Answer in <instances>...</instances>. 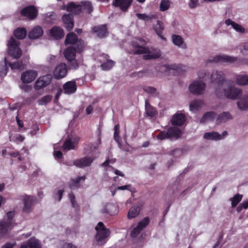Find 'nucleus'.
I'll return each instance as SVG.
<instances>
[{"mask_svg":"<svg viewBox=\"0 0 248 248\" xmlns=\"http://www.w3.org/2000/svg\"><path fill=\"white\" fill-rule=\"evenodd\" d=\"M43 34V30L41 26H36L32 29L28 34L29 37L31 39H38Z\"/></svg>","mask_w":248,"mask_h":248,"instance_id":"19","label":"nucleus"},{"mask_svg":"<svg viewBox=\"0 0 248 248\" xmlns=\"http://www.w3.org/2000/svg\"><path fill=\"white\" fill-rule=\"evenodd\" d=\"M38 11L33 6H29L20 11V14L30 19H34L37 15Z\"/></svg>","mask_w":248,"mask_h":248,"instance_id":"15","label":"nucleus"},{"mask_svg":"<svg viewBox=\"0 0 248 248\" xmlns=\"http://www.w3.org/2000/svg\"><path fill=\"white\" fill-rule=\"evenodd\" d=\"M8 54L14 59L20 57L22 51L19 47V42L14 38H11L8 43Z\"/></svg>","mask_w":248,"mask_h":248,"instance_id":"6","label":"nucleus"},{"mask_svg":"<svg viewBox=\"0 0 248 248\" xmlns=\"http://www.w3.org/2000/svg\"><path fill=\"white\" fill-rule=\"evenodd\" d=\"M98 148L97 146H94L92 143H89L84 148V154L87 155H91V156H96L95 151Z\"/></svg>","mask_w":248,"mask_h":248,"instance_id":"32","label":"nucleus"},{"mask_svg":"<svg viewBox=\"0 0 248 248\" xmlns=\"http://www.w3.org/2000/svg\"><path fill=\"white\" fill-rule=\"evenodd\" d=\"M140 210V207L139 206L131 207L128 213V218L131 219L136 217L139 214Z\"/></svg>","mask_w":248,"mask_h":248,"instance_id":"41","label":"nucleus"},{"mask_svg":"<svg viewBox=\"0 0 248 248\" xmlns=\"http://www.w3.org/2000/svg\"><path fill=\"white\" fill-rule=\"evenodd\" d=\"M102 212L104 214H108L111 216L114 215L117 212L116 206L114 204H107L102 209Z\"/></svg>","mask_w":248,"mask_h":248,"instance_id":"33","label":"nucleus"},{"mask_svg":"<svg viewBox=\"0 0 248 248\" xmlns=\"http://www.w3.org/2000/svg\"><path fill=\"white\" fill-rule=\"evenodd\" d=\"M225 23L227 26L231 25L233 29L237 32L240 33H244L245 32V29L243 27L230 19H226Z\"/></svg>","mask_w":248,"mask_h":248,"instance_id":"34","label":"nucleus"},{"mask_svg":"<svg viewBox=\"0 0 248 248\" xmlns=\"http://www.w3.org/2000/svg\"><path fill=\"white\" fill-rule=\"evenodd\" d=\"M55 16L53 13H48L44 15V19L48 23L52 22V21L55 19Z\"/></svg>","mask_w":248,"mask_h":248,"instance_id":"55","label":"nucleus"},{"mask_svg":"<svg viewBox=\"0 0 248 248\" xmlns=\"http://www.w3.org/2000/svg\"><path fill=\"white\" fill-rule=\"evenodd\" d=\"M53 154L55 158L60 159L62 156V154L61 151H54Z\"/></svg>","mask_w":248,"mask_h":248,"instance_id":"62","label":"nucleus"},{"mask_svg":"<svg viewBox=\"0 0 248 248\" xmlns=\"http://www.w3.org/2000/svg\"><path fill=\"white\" fill-rule=\"evenodd\" d=\"M65 43L66 46L70 45V46L77 47L78 51H82L84 45L83 41L78 39L77 35L73 32L69 33L66 35Z\"/></svg>","mask_w":248,"mask_h":248,"instance_id":"7","label":"nucleus"},{"mask_svg":"<svg viewBox=\"0 0 248 248\" xmlns=\"http://www.w3.org/2000/svg\"><path fill=\"white\" fill-rule=\"evenodd\" d=\"M199 5L198 0H189L188 6L190 8L193 9L196 8Z\"/></svg>","mask_w":248,"mask_h":248,"instance_id":"58","label":"nucleus"},{"mask_svg":"<svg viewBox=\"0 0 248 248\" xmlns=\"http://www.w3.org/2000/svg\"><path fill=\"white\" fill-rule=\"evenodd\" d=\"M202 104L201 100L192 101L189 105L190 110L193 112L197 111L202 106Z\"/></svg>","mask_w":248,"mask_h":248,"instance_id":"40","label":"nucleus"},{"mask_svg":"<svg viewBox=\"0 0 248 248\" xmlns=\"http://www.w3.org/2000/svg\"><path fill=\"white\" fill-rule=\"evenodd\" d=\"M115 162V159H107L105 162L101 164L102 167L104 168V170L106 171H109L110 172L116 174V175L124 177V174L118 170H115L113 167H112L110 164H112Z\"/></svg>","mask_w":248,"mask_h":248,"instance_id":"13","label":"nucleus"},{"mask_svg":"<svg viewBox=\"0 0 248 248\" xmlns=\"http://www.w3.org/2000/svg\"><path fill=\"white\" fill-rule=\"evenodd\" d=\"M27 243L29 246V248H41L39 241L34 238H31L28 241Z\"/></svg>","mask_w":248,"mask_h":248,"instance_id":"46","label":"nucleus"},{"mask_svg":"<svg viewBox=\"0 0 248 248\" xmlns=\"http://www.w3.org/2000/svg\"><path fill=\"white\" fill-rule=\"evenodd\" d=\"M96 233L95 239L99 245H102L106 243L110 234L109 230L107 229L103 223L99 222L95 227Z\"/></svg>","mask_w":248,"mask_h":248,"instance_id":"5","label":"nucleus"},{"mask_svg":"<svg viewBox=\"0 0 248 248\" xmlns=\"http://www.w3.org/2000/svg\"><path fill=\"white\" fill-rule=\"evenodd\" d=\"M119 125L116 124L114 127V139L117 141V142L119 144V147H121V145L119 142Z\"/></svg>","mask_w":248,"mask_h":248,"instance_id":"51","label":"nucleus"},{"mask_svg":"<svg viewBox=\"0 0 248 248\" xmlns=\"http://www.w3.org/2000/svg\"><path fill=\"white\" fill-rule=\"evenodd\" d=\"M79 140V138L76 135H68L63 144V150L69 151L74 149L77 147Z\"/></svg>","mask_w":248,"mask_h":248,"instance_id":"9","label":"nucleus"},{"mask_svg":"<svg viewBox=\"0 0 248 248\" xmlns=\"http://www.w3.org/2000/svg\"><path fill=\"white\" fill-rule=\"evenodd\" d=\"M205 88V83L200 79L194 80L188 86L189 91L191 93L198 95L202 94Z\"/></svg>","mask_w":248,"mask_h":248,"instance_id":"8","label":"nucleus"},{"mask_svg":"<svg viewBox=\"0 0 248 248\" xmlns=\"http://www.w3.org/2000/svg\"><path fill=\"white\" fill-rule=\"evenodd\" d=\"M186 121L184 114L181 113H176L174 114L171 119V123L173 125H181Z\"/></svg>","mask_w":248,"mask_h":248,"instance_id":"23","label":"nucleus"},{"mask_svg":"<svg viewBox=\"0 0 248 248\" xmlns=\"http://www.w3.org/2000/svg\"><path fill=\"white\" fill-rule=\"evenodd\" d=\"M58 248H77V247L71 243L61 242Z\"/></svg>","mask_w":248,"mask_h":248,"instance_id":"52","label":"nucleus"},{"mask_svg":"<svg viewBox=\"0 0 248 248\" xmlns=\"http://www.w3.org/2000/svg\"><path fill=\"white\" fill-rule=\"evenodd\" d=\"M164 27L163 23L159 20H157L156 24L153 26V30L156 32V34L162 40L166 41V38L162 35V32L164 31Z\"/></svg>","mask_w":248,"mask_h":248,"instance_id":"26","label":"nucleus"},{"mask_svg":"<svg viewBox=\"0 0 248 248\" xmlns=\"http://www.w3.org/2000/svg\"><path fill=\"white\" fill-rule=\"evenodd\" d=\"M216 117V114L213 112H208L205 113L200 120V122L204 123L213 120Z\"/></svg>","mask_w":248,"mask_h":248,"instance_id":"44","label":"nucleus"},{"mask_svg":"<svg viewBox=\"0 0 248 248\" xmlns=\"http://www.w3.org/2000/svg\"><path fill=\"white\" fill-rule=\"evenodd\" d=\"M69 199L71 201L73 207L78 208V205L75 201V197L73 194H69Z\"/></svg>","mask_w":248,"mask_h":248,"instance_id":"57","label":"nucleus"},{"mask_svg":"<svg viewBox=\"0 0 248 248\" xmlns=\"http://www.w3.org/2000/svg\"><path fill=\"white\" fill-rule=\"evenodd\" d=\"M211 83L215 84V93L218 97H222V93L220 92L221 88L227 81L225 79L224 73L220 71L214 70L210 76Z\"/></svg>","mask_w":248,"mask_h":248,"instance_id":"2","label":"nucleus"},{"mask_svg":"<svg viewBox=\"0 0 248 248\" xmlns=\"http://www.w3.org/2000/svg\"><path fill=\"white\" fill-rule=\"evenodd\" d=\"M145 112L146 114L151 117L155 116L157 113L156 109L151 106L147 101L145 102Z\"/></svg>","mask_w":248,"mask_h":248,"instance_id":"42","label":"nucleus"},{"mask_svg":"<svg viewBox=\"0 0 248 248\" xmlns=\"http://www.w3.org/2000/svg\"><path fill=\"white\" fill-rule=\"evenodd\" d=\"M133 0H114L113 5L119 7L123 11H125L131 5Z\"/></svg>","mask_w":248,"mask_h":248,"instance_id":"21","label":"nucleus"},{"mask_svg":"<svg viewBox=\"0 0 248 248\" xmlns=\"http://www.w3.org/2000/svg\"><path fill=\"white\" fill-rule=\"evenodd\" d=\"M22 200L24 204L23 210L26 212H30L34 205L35 200L31 196L25 195Z\"/></svg>","mask_w":248,"mask_h":248,"instance_id":"18","label":"nucleus"},{"mask_svg":"<svg viewBox=\"0 0 248 248\" xmlns=\"http://www.w3.org/2000/svg\"><path fill=\"white\" fill-rule=\"evenodd\" d=\"M203 138L207 140H221L220 134L217 132H211L205 133Z\"/></svg>","mask_w":248,"mask_h":248,"instance_id":"36","label":"nucleus"},{"mask_svg":"<svg viewBox=\"0 0 248 248\" xmlns=\"http://www.w3.org/2000/svg\"><path fill=\"white\" fill-rule=\"evenodd\" d=\"M170 2L169 0H162L160 4V10L165 11L168 10L170 6Z\"/></svg>","mask_w":248,"mask_h":248,"instance_id":"49","label":"nucleus"},{"mask_svg":"<svg viewBox=\"0 0 248 248\" xmlns=\"http://www.w3.org/2000/svg\"><path fill=\"white\" fill-rule=\"evenodd\" d=\"M12 228V221L10 219L7 221L0 222V236L2 235Z\"/></svg>","mask_w":248,"mask_h":248,"instance_id":"30","label":"nucleus"},{"mask_svg":"<svg viewBox=\"0 0 248 248\" xmlns=\"http://www.w3.org/2000/svg\"><path fill=\"white\" fill-rule=\"evenodd\" d=\"M50 35L54 39H59L64 36V33L61 28L55 26L50 30Z\"/></svg>","mask_w":248,"mask_h":248,"instance_id":"27","label":"nucleus"},{"mask_svg":"<svg viewBox=\"0 0 248 248\" xmlns=\"http://www.w3.org/2000/svg\"><path fill=\"white\" fill-rule=\"evenodd\" d=\"M63 192V191L62 190H59L56 194V196H57L59 201H60L62 198Z\"/></svg>","mask_w":248,"mask_h":248,"instance_id":"64","label":"nucleus"},{"mask_svg":"<svg viewBox=\"0 0 248 248\" xmlns=\"http://www.w3.org/2000/svg\"><path fill=\"white\" fill-rule=\"evenodd\" d=\"M96 156H85L80 159H77L73 162L75 166L78 168H85L90 166Z\"/></svg>","mask_w":248,"mask_h":248,"instance_id":"11","label":"nucleus"},{"mask_svg":"<svg viewBox=\"0 0 248 248\" xmlns=\"http://www.w3.org/2000/svg\"><path fill=\"white\" fill-rule=\"evenodd\" d=\"M236 83L239 85H246L248 84V75H239L236 77Z\"/></svg>","mask_w":248,"mask_h":248,"instance_id":"38","label":"nucleus"},{"mask_svg":"<svg viewBox=\"0 0 248 248\" xmlns=\"http://www.w3.org/2000/svg\"><path fill=\"white\" fill-rule=\"evenodd\" d=\"M81 51H78L77 47L67 46L64 51V57L68 61H71L75 58L76 52H80Z\"/></svg>","mask_w":248,"mask_h":248,"instance_id":"20","label":"nucleus"},{"mask_svg":"<svg viewBox=\"0 0 248 248\" xmlns=\"http://www.w3.org/2000/svg\"><path fill=\"white\" fill-rule=\"evenodd\" d=\"M60 7L62 10H65L75 14H78L81 10L85 11L88 13H90L92 11L91 3L88 1L82 2L81 5H76L73 2H70L67 5L62 4Z\"/></svg>","mask_w":248,"mask_h":248,"instance_id":"4","label":"nucleus"},{"mask_svg":"<svg viewBox=\"0 0 248 248\" xmlns=\"http://www.w3.org/2000/svg\"><path fill=\"white\" fill-rule=\"evenodd\" d=\"M208 75V73L206 70H200L198 72V76L200 79H203L207 75Z\"/></svg>","mask_w":248,"mask_h":248,"instance_id":"56","label":"nucleus"},{"mask_svg":"<svg viewBox=\"0 0 248 248\" xmlns=\"http://www.w3.org/2000/svg\"><path fill=\"white\" fill-rule=\"evenodd\" d=\"M67 73V67L66 64L61 63L57 65L54 69L53 75L55 78L60 79L64 78Z\"/></svg>","mask_w":248,"mask_h":248,"instance_id":"10","label":"nucleus"},{"mask_svg":"<svg viewBox=\"0 0 248 248\" xmlns=\"http://www.w3.org/2000/svg\"><path fill=\"white\" fill-rule=\"evenodd\" d=\"M172 43L179 47L186 48V46L184 43V39L179 35H172L171 36Z\"/></svg>","mask_w":248,"mask_h":248,"instance_id":"28","label":"nucleus"},{"mask_svg":"<svg viewBox=\"0 0 248 248\" xmlns=\"http://www.w3.org/2000/svg\"><path fill=\"white\" fill-rule=\"evenodd\" d=\"M169 135L170 138H178L181 135L180 129L176 127H172L168 129Z\"/></svg>","mask_w":248,"mask_h":248,"instance_id":"39","label":"nucleus"},{"mask_svg":"<svg viewBox=\"0 0 248 248\" xmlns=\"http://www.w3.org/2000/svg\"><path fill=\"white\" fill-rule=\"evenodd\" d=\"M8 64L6 58H4V65L0 67V72L2 75L5 76L7 73V64Z\"/></svg>","mask_w":248,"mask_h":248,"instance_id":"53","label":"nucleus"},{"mask_svg":"<svg viewBox=\"0 0 248 248\" xmlns=\"http://www.w3.org/2000/svg\"><path fill=\"white\" fill-rule=\"evenodd\" d=\"M52 98V96L51 95H46L42 97L40 100H39L38 101V103L39 105H45L51 100Z\"/></svg>","mask_w":248,"mask_h":248,"instance_id":"50","label":"nucleus"},{"mask_svg":"<svg viewBox=\"0 0 248 248\" xmlns=\"http://www.w3.org/2000/svg\"><path fill=\"white\" fill-rule=\"evenodd\" d=\"M241 53L244 56H248V46L244 45L240 48Z\"/></svg>","mask_w":248,"mask_h":248,"instance_id":"60","label":"nucleus"},{"mask_svg":"<svg viewBox=\"0 0 248 248\" xmlns=\"http://www.w3.org/2000/svg\"><path fill=\"white\" fill-rule=\"evenodd\" d=\"M242 195L237 194L234 195L232 198L230 199L232 202V208L235 207L237 204L241 201Z\"/></svg>","mask_w":248,"mask_h":248,"instance_id":"47","label":"nucleus"},{"mask_svg":"<svg viewBox=\"0 0 248 248\" xmlns=\"http://www.w3.org/2000/svg\"><path fill=\"white\" fill-rule=\"evenodd\" d=\"M27 34V31L25 28H18L15 30L14 35L18 39H24Z\"/></svg>","mask_w":248,"mask_h":248,"instance_id":"43","label":"nucleus"},{"mask_svg":"<svg viewBox=\"0 0 248 248\" xmlns=\"http://www.w3.org/2000/svg\"><path fill=\"white\" fill-rule=\"evenodd\" d=\"M51 79L52 76L51 75H46L39 78L35 82V89L39 90L45 87L50 83Z\"/></svg>","mask_w":248,"mask_h":248,"instance_id":"16","label":"nucleus"},{"mask_svg":"<svg viewBox=\"0 0 248 248\" xmlns=\"http://www.w3.org/2000/svg\"><path fill=\"white\" fill-rule=\"evenodd\" d=\"M149 223V220L148 217L144 218L142 220L139 222L136 228H134L131 232V236L132 237H136L140 233V231L145 228Z\"/></svg>","mask_w":248,"mask_h":248,"instance_id":"17","label":"nucleus"},{"mask_svg":"<svg viewBox=\"0 0 248 248\" xmlns=\"http://www.w3.org/2000/svg\"><path fill=\"white\" fill-rule=\"evenodd\" d=\"M62 20L65 28L68 31L71 30L73 29V16L71 14L64 15L62 16Z\"/></svg>","mask_w":248,"mask_h":248,"instance_id":"31","label":"nucleus"},{"mask_svg":"<svg viewBox=\"0 0 248 248\" xmlns=\"http://www.w3.org/2000/svg\"><path fill=\"white\" fill-rule=\"evenodd\" d=\"M237 105L238 108L241 110H247L248 109V94H245L239 98Z\"/></svg>","mask_w":248,"mask_h":248,"instance_id":"25","label":"nucleus"},{"mask_svg":"<svg viewBox=\"0 0 248 248\" xmlns=\"http://www.w3.org/2000/svg\"><path fill=\"white\" fill-rule=\"evenodd\" d=\"M92 30L96 34L97 37L99 38L105 37L108 33L105 25L94 27Z\"/></svg>","mask_w":248,"mask_h":248,"instance_id":"29","label":"nucleus"},{"mask_svg":"<svg viewBox=\"0 0 248 248\" xmlns=\"http://www.w3.org/2000/svg\"><path fill=\"white\" fill-rule=\"evenodd\" d=\"M102 57V58H105L106 60V62H104L101 64V67L103 70H108L113 66L114 62L111 60H108V56L107 55H104Z\"/></svg>","mask_w":248,"mask_h":248,"instance_id":"37","label":"nucleus"},{"mask_svg":"<svg viewBox=\"0 0 248 248\" xmlns=\"http://www.w3.org/2000/svg\"><path fill=\"white\" fill-rule=\"evenodd\" d=\"M145 41L141 40H138L133 42L132 46L134 53L143 54V58L144 60L156 59L161 56V53L159 49L143 47Z\"/></svg>","mask_w":248,"mask_h":248,"instance_id":"1","label":"nucleus"},{"mask_svg":"<svg viewBox=\"0 0 248 248\" xmlns=\"http://www.w3.org/2000/svg\"><path fill=\"white\" fill-rule=\"evenodd\" d=\"M69 62H70V63H69L70 68L76 69L78 68V65L75 59H74V60H72L71 61H69Z\"/></svg>","mask_w":248,"mask_h":248,"instance_id":"59","label":"nucleus"},{"mask_svg":"<svg viewBox=\"0 0 248 248\" xmlns=\"http://www.w3.org/2000/svg\"><path fill=\"white\" fill-rule=\"evenodd\" d=\"M37 75V72L35 70H27L22 74L21 79L24 83H30L36 78Z\"/></svg>","mask_w":248,"mask_h":248,"instance_id":"14","label":"nucleus"},{"mask_svg":"<svg viewBox=\"0 0 248 248\" xmlns=\"http://www.w3.org/2000/svg\"><path fill=\"white\" fill-rule=\"evenodd\" d=\"M220 92L222 93V96L224 95L228 99L235 100L242 91L241 89L236 88L232 83L227 81L221 88Z\"/></svg>","mask_w":248,"mask_h":248,"instance_id":"3","label":"nucleus"},{"mask_svg":"<svg viewBox=\"0 0 248 248\" xmlns=\"http://www.w3.org/2000/svg\"><path fill=\"white\" fill-rule=\"evenodd\" d=\"M237 58L234 57H231L226 55L219 54L217 55L212 58H210L208 61L209 62H233L236 61Z\"/></svg>","mask_w":248,"mask_h":248,"instance_id":"12","label":"nucleus"},{"mask_svg":"<svg viewBox=\"0 0 248 248\" xmlns=\"http://www.w3.org/2000/svg\"><path fill=\"white\" fill-rule=\"evenodd\" d=\"M8 65L12 69H22L25 66L22 62L19 61L14 63L9 62Z\"/></svg>","mask_w":248,"mask_h":248,"instance_id":"48","label":"nucleus"},{"mask_svg":"<svg viewBox=\"0 0 248 248\" xmlns=\"http://www.w3.org/2000/svg\"><path fill=\"white\" fill-rule=\"evenodd\" d=\"M63 92L65 94L73 93L77 90L76 83L74 81H68L63 85Z\"/></svg>","mask_w":248,"mask_h":248,"instance_id":"22","label":"nucleus"},{"mask_svg":"<svg viewBox=\"0 0 248 248\" xmlns=\"http://www.w3.org/2000/svg\"><path fill=\"white\" fill-rule=\"evenodd\" d=\"M136 16L137 17L141 20H143L145 21L151 20L153 19H155L156 16L155 15L153 14H137Z\"/></svg>","mask_w":248,"mask_h":248,"instance_id":"45","label":"nucleus"},{"mask_svg":"<svg viewBox=\"0 0 248 248\" xmlns=\"http://www.w3.org/2000/svg\"><path fill=\"white\" fill-rule=\"evenodd\" d=\"M116 190H129L130 191H132L131 190V186L130 185H124V186H119L117 187Z\"/></svg>","mask_w":248,"mask_h":248,"instance_id":"61","label":"nucleus"},{"mask_svg":"<svg viewBox=\"0 0 248 248\" xmlns=\"http://www.w3.org/2000/svg\"><path fill=\"white\" fill-rule=\"evenodd\" d=\"M232 119L233 117L230 112H223L218 115L216 120V123L218 124L225 123Z\"/></svg>","mask_w":248,"mask_h":248,"instance_id":"24","label":"nucleus"},{"mask_svg":"<svg viewBox=\"0 0 248 248\" xmlns=\"http://www.w3.org/2000/svg\"><path fill=\"white\" fill-rule=\"evenodd\" d=\"M169 132L166 131L160 132L157 136L156 138L159 140H163L169 138Z\"/></svg>","mask_w":248,"mask_h":248,"instance_id":"54","label":"nucleus"},{"mask_svg":"<svg viewBox=\"0 0 248 248\" xmlns=\"http://www.w3.org/2000/svg\"><path fill=\"white\" fill-rule=\"evenodd\" d=\"M145 92L150 93H154L155 92L156 90L155 88L151 87H147L144 89Z\"/></svg>","mask_w":248,"mask_h":248,"instance_id":"63","label":"nucleus"},{"mask_svg":"<svg viewBox=\"0 0 248 248\" xmlns=\"http://www.w3.org/2000/svg\"><path fill=\"white\" fill-rule=\"evenodd\" d=\"M86 179L85 175L78 176L75 179L71 180L70 183V186L72 189L78 188L79 186V184L84 182Z\"/></svg>","mask_w":248,"mask_h":248,"instance_id":"35","label":"nucleus"}]
</instances>
